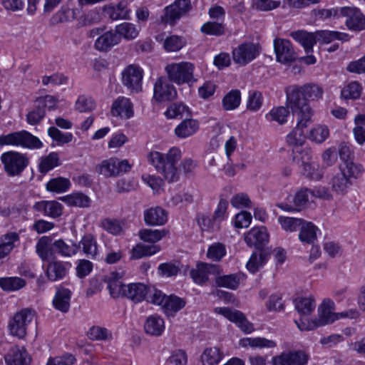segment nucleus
Returning a JSON list of instances; mask_svg holds the SVG:
<instances>
[{
    "label": "nucleus",
    "instance_id": "48",
    "mask_svg": "<svg viewBox=\"0 0 365 365\" xmlns=\"http://www.w3.org/2000/svg\"><path fill=\"white\" fill-rule=\"evenodd\" d=\"M71 186L69 179L62 177H58L51 179L46 184V189L51 192H64L67 191Z\"/></svg>",
    "mask_w": 365,
    "mask_h": 365
},
{
    "label": "nucleus",
    "instance_id": "38",
    "mask_svg": "<svg viewBox=\"0 0 365 365\" xmlns=\"http://www.w3.org/2000/svg\"><path fill=\"white\" fill-rule=\"evenodd\" d=\"M185 306V302L182 299L175 295H170L166 296L162 305V308L164 310V312L169 315L176 313L182 309Z\"/></svg>",
    "mask_w": 365,
    "mask_h": 365
},
{
    "label": "nucleus",
    "instance_id": "27",
    "mask_svg": "<svg viewBox=\"0 0 365 365\" xmlns=\"http://www.w3.org/2000/svg\"><path fill=\"white\" fill-rule=\"evenodd\" d=\"M329 185H331L332 191L338 195H345L348 189L352 185L351 180L344 173H336L331 179Z\"/></svg>",
    "mask_w": 365,
    "mask_h": 365
},
{
    "label": "nucleus",
    "instance_id": "58",
    "mask_svg": "<svg viewBox=\"0 0 365 365\" xmlns=\"http://www.w3.org/2000/svg\"><path fill=\"white\" fill-rule=\"evenodd\" d=\"M200 31L207 35L222 36L225 34V25L215 21H208L202 26Z\"/></svg>",
    "mask_w": 365,
    "mask_h": 365
},
{
    "label": "nucleus",
    "instance_id": "4",
    "mask_svg": "<svg viewBox=\"0 0 365 365\" xmlns=\"http://www.w3.org/2000/svg\"><path fill=\"white\" fill-rule=\"evenodd\" d=\"M333 302L329 299L323 301L322 304L319 308V319L316 321H307L301 319L299 322L295 321L298 328L302 331L312 330L317 327L331 324L339 319L338 313H334L331 310Z\"/></svg>",
    "mask_w": 365,
    "mask_h": 365
},
{
    "label": "nucleus",
    "instance_id": "30",
    "mask_svg": "<svg viewBox=\"0 0 365 365\" xmlns=\"http://www.w3.org/2000/svg\"><path fill=\"white\" fill-rule=\"evenodd\" d=\"M290 36L302 44L307 53L312 51V48L317 43L315 33H308L304 31H297L292 32Z\"/></svg>",
    "mask_w": 365,
    "mask_h": 365
},
{
    "label": "nucleus",
    "instance_id": "62",
    "mask_svg": "<svg viewBox=\"0 0 365 365\" xmlns=\"http://www.w3.org/2000/svg\"><path fill=\"white\" fill-rule=\"evenodd\" d=\"M48 134L58 145L68 143L73 139L72 133H63L56 127L49 128L48 130Z\"/></svg>",
    "mask_w": 365,
    "mask_h": 365
},
{
    "label": "nucleus",
    "instance_id": "20",
    "mask_svg": "<svg viewBox=\"0 0 365 365\" xmlns=\"http://www.w3.org/2000/svg\"><path fill=\"white\" fill-rule=\"evenodd\" d=\"M71 266L69 262L53 260L47 265L46 276L53 282L61 280L66 276Z\"/></svg>",
    "mask_w": 365,
    "mask_h": 365
},
{
    "label": "nucleus",
    "instance_id": "13",
    "mask_svg": "<svg viewBox=\"0 0 365 365\" xmlns=\"http://www.w3.org/2000/svg\"><path fill=\"white\" fill-rule=\"evenodd\" d=\"M340 15L346 16V25L349 30L361 31L365 30V16L356 7H341Z\"/></svg>",
    "mask_w": 365,
    "mask_h": 365
},
{
    "label": "nucleus",
    "instance_id": "21",
    "mask_svg": "<svg viewBox=\"0 0 365 365\" xmlns=\"http://www.w3.org/2000/svg\"><path fill=\"white\" fill-rule=\"evenodd\" d=\"M308 192H309V190L302 189L299 190L294 197L290 196L287 198V200L293 202V205H289L287 202H282L277 206L284 211H299L308 202Z\"/></svg>",
    "mask_w": 365,
    "mask_h": 365
},
{
    "label": "nucleus",
    "instance_id": "1",
    "mask_svg": "<svg viewBox=\"0 0 365 365\" xmlns=\"http://www.w3.org/2000/svg\"><path fill=\"white\" fill-rule=\"evenodd\" d=\"M287 106L294 115L299 119V125H306L312 121L314 110L309 101H318L322 98L323 88L315 83H306L303 86L292 85L286 88Z\"/></svg>",
    "mask_w": 365,
    "mask_h": 365
},
{
    "label": "nucleus",
    "instance_id": "34",
    "mask_svg": "<svg viewBox=\"0 0 365 365\" xmlns=\"http://www.w3.org/2000/svg\"><path fill=\"white\" fill-rule=\"evenodd\" d=\"M299 230V239L302 242L310 245L317 240L318 228L312 222L304 220Z\"/></svg>",
    "mask_w": 365,
    "mask_h": 365
},
{
    "label": "nucleus",
    "instance_id": "56",
    "mask_svg": "<svg viewBox=\"0 0 365 365\" xmlns=\"http://www.w3.org/2000/svg\"><path fill=\"white\" fill-rule=\"evenodd\" d=\"M278 222L284 230L295 232L300 228L304 220L301 218L280 216L278 217Z\"/></svg>",
    "mask_w": 365,
    "mask_h": 365
},
{
    "label": "nucleus",
    "instance_id": "19",
    "mask_svg": "<svg viewBox=\"0 0 365 365\" xmlns=\"http://www.w3.org/2000/svg\"><path fill=\"white\" fill-rule=\"evenodd\" d=\"M110 113L113 116L128 119L133 115V105L129 98L120 96L113 101Z\"/></svg>",
    "mask_w": 365,
    "mask_h": 365
},
{
    "label": "nucleus",
    "instance_id": "52",
    "mask_svg": "<svg viewBox=\"0 0 365 365\" xmlns=\"http://www.w3.org/2000/svg\"><path fill=\"white\" fill-rule=\"evenodd\" d=\"M185 44L186 41L182 36L172 35L165 39L163 46L168 52H175L180 51Z\"/></svg>",
    "mask_w": 365,
    "mask_h": 365
},
{
    "label": "nucleus",
    "instance_id": "50",
    "mask_svg": "<svg viewBox=\"0 0 365 365\" xmlns=\"http://www.w3.org/2000/svg\"><path fill=\"white\" fill-rule=\"evenodd\" d=\"M159 250L160 247L157 245H145L143 244H138L132 249L131 257L133 259H140L154 255Z\"/></svg>",
    "mask_w": 365,
    "mask_h": 365
},
{
    "label": "nucleus",
    "instance_id": "47",
    "mask_svg": "<svg viewBox=\"0 0 365 365\" xmlns=\"http://www.w3.org/2000/svg\"><path fill=\"white\" fill-rule=\"evenodd\" d=\"M115 33L127 40H133L138 36L139 30L136 28L135 25L124 22L116 26Z\"/></svg>",
    "mask_w": 365,
    "mask_h": 365
},
{
    "label": "nucleus",
    "instance_id": "12",
    "mask_svg": "<svg viewBox=\"0 0 365 365\" xmlns=\"http://www.w3.org/2000/svg\"><path fill=\"white\" fill-rule=\"evenodd\" d=\"M215 312L235 323L245 333H251L254 330L252 324L249 322L245 314L239 310L229 307H217L215 309Z\"/></svg>",
    "mask_w": 365,
    "mask_h": 365
},
{
    "label": "nucleus",
    "instance_id": "43",
    "mask_svg": "<svg viewBox=\"0 0 365 365\" xmlns=\"http://www.w3.org/2000/svg\"><path fill=\"white\" fill-rule=\"evenodd\" d=\"M168 231L163 230L143 229L139 231L138 235L141 240L150 243H155L163 239Z\"/></svg>",
    "mask_w": 365,
    "mask_h": 365
},
{
    "label": "nucleus",
    "instance_id": "51",
    "mask_svg": "<svg viewBox=\"0 0 365 365\" xmlns=\"http://www.w3.org/2000/svg\"><path fill=\"white\" fill-rule=\"evenodd\" d=\"M240 345L242 346H252V347H259V348H273L276 346L275 341L272 340H269L265 338H244L240 340Z\"/></svg>",
    "mask_w": 365,
    "mask_h": 365
},
{
    "label": "nucleus",
    "instance_id": "40",
    "mask_svg": "<svg viewBox=\"0 0 365 365\" xmlns=\"http://www.w3.org/2000/svg\"><path fill=\"white\" fill-rule=\"evenodd\" d=\"M59 165L58 154L55 152L49 153L46 156L41 157L39 160L38 170L45 175L48 171Z\"/></svg>",
    "mask_w": 365,
    "mask_h": 365
},
{
    "label": "nucleus",
    "instance_id": "9",
    "mask_svg": "<svg viewBox=\"0 0 365 365\" xmlns=\"http://www.w3.org/2000/svg\"><path fill=\"white\" fill-rule=\"evenodd\" d=\"M130 168L131 165L129 164L127 160H120L115 158L103 160L101 164L96 168L98 172L106 177L119 175L128 172Z\"/></svg>",
    "mask_w": 365,
    "mask_h": 365
},
{
    "label": "nucleus",
    "instance_id": "26",
    "mask_svg": "<svg viewBox=\"0 0 365 365\" xmlns=\"http://www.w3.org/2000/svg\"><path fill=\"white\" fill-rule=\"evenodd\" d=\"M71 292L66 288L58 287L53 300L54 307L61 312H67L70 309Z\"/></svg>",
    "mask_w": 365,
    "mask_h": 365
},
{
    "label": "nucleus",
    "instance_id": "54",
    "mask_svg": "<svg viewBox=\"0 0 365 365\" xmlns=\"http://www.w3.org/2000/svg\"><path fill=\"white\" fill-rule=\"evenodd\" d=\"M339 170L344 173L346 177H349L351 180V178H359L361 175L364 169L361 165L356 164L353 160H351L344 163L343 165H340Z\"/></svg>",
    "mask_w": 365,
    "mask_h": 365
},
{
    "label": "nucleus",
    "instance_id": "14",
    "mask_svg": "<svg viewBox=\"0 0 365 365\" xmlns=\"http://www.w3.org/2000/svg\"><path fill=\"white\" fill-rule=\"evenodd\" d=\"M124 275V271H114L103 277V281L107 284V289L113 298L123 297L127 285L122 282Z\"/></svg>",
    "mask_w": 365,
    "mask_h": 365
},
{
    "label": "nucleus",
    "instance_id": "63",
    "mask_svg": "<svg viewBox=\"0 0 365 365\" xmlns=\"http://www.w3.org/2000/svg\"><path fill=\"white\" fill-rule=\"evenodd\" d=\"M263 98L261 92L258 91H250L247 101V108L251 111H257L262 106Z\"/></svg>",
    "mask_w": 365,
    "mask_h": 365
},
{
    "label": "nucleus",
    "instance_id": "24",
    "mask_svg": "<svg viewBox=\"0 0 365 365\" xmlns=\"http://www.w3.org/2000/svg\"><path fill=\"white\" fill-rule=\"evenodd\" d=\"M148 286L143 283H130L125 286L123 297H125L134 303L145 300Z\"/></svg>",
    "mask_w": 365,
    "mask_h": 365
},
{
    "label": "nucleus",
    "instance_id": "33",
    "mask_svg": "<svg viewBox=\"0 0 365 365\" xmlns=\"http://www.w3.org/2000/svg\"><path fill=\"white\" fill-rule=\"evenodd\" d=\"M79 248L81 247L83 253L89 258L93 259L98 255V245L95 237L91 234L85 235L80 241Z\"/></svg>",
    "mask_w": 365,
    "mask_h": 365
},
{
    "label": "nucleus",
    "instance_id": "18",
    "mask_svg": "<svg viewBox=\"0 0 365 365\" xmlns=\"http://www.w3.org/2000/svg\"><path fill=\"white\" fill-rule=\"evenodd\" d=\"M269 235L264 227H254L245 236V241L250 247H255L257 250H264V245L268 242Z\"/></svg>",
    "mask_w": 365,
    "mask_h": 365
},
{
    "label": "nucleus",
    "instance_id": "64",
    "mask_svg": "<svg viewBox=\"0 0 365 365\" xmlns=\"http://www.w3.org/2000/svg\"><path fill=\"white\" fill-rule=\"evenodd\" d=\"M290 365H306L309 356L302 350L289 351Z\"/></svg>",
    "mask_w": 365,
    "mask_h": 365
},
{
    "label": "nucleus",
    "instance_id": "25",
    "mask_svg": "<svg viewBox=\"0 0 365 365\" xmlns=\"http://www.w3.org/2000/svg\"><path fill=\"white\" fill-rule=\"evenodd\" d=\"M20 240L19 233L9 232L0 236V259L8 256Z\"/></svg>",
    "mask_w": 365,
    "mask_h": 365
},
{
    "label": "nucleus",
    "instance_id": "42",
    "mask_svg": "<svg viewBox=\"0 0 365 365\" xmlns=\"http://www.w3.org/2000/svg\"><path fill=\"white\" fill-rule=\"evenodd\" d=\"M26 281L18 277L0 278V287L6 292L17 291L26 286Z\"/></svg>",
    "mask_w": 365,
    "mask_h": 365
},
{
    "label": "nucleus",
    "instance_id": "37",
    "mask_svg": "<svg viewBox=\"0 0 365 365\" xmlns=\"http://www.w3.org/2000/svg\"><path fill=\"white\" fill-rule=\"evenodd\" d=\"M199 128L198 122L194 119H185L178 125L175 133L180 138H187L193 135Z\"/></svg>",
    "mask_w": 365,
    "mask_h": 365
},
{
    "label": "nucleus",
    "instance_id": "23",
    "mask_svg": "<svg viewBox=\"0 0 365 365\" xmlns=\"http://www.w3.org/2000/svg\"><path fill=\"white\" fill-rule=\"evenodd\" d=\"M144 221L150 226L163 225L168 221L167 212L160 207H150L144 211Z\"/></svg>",
    "mask_w": 365,
    "mask_h": 365
},
{
    "label": "nucleus",
    "instance_id": "36",
    "mask_svg": "<svg viewBox=\"0 0 365 365\" xmlns=\"http://www.w3.org/2000/svg\"><path fill=\"white\" fill-rule=\"evenodd\" d=\"M52 246L58 254L65 257L75 255L79 250V245L78 244H68L61 239L53 242Z\"/></svg>",
    "mask_w": 365,
    "mask_h": 365
},
{
    "label": "nucleus",
    "instance_id": "28",
    "mask_svg": "<svg viewBox=\"0 0 365 365\" xmlns=\"http://www.w3.org/2000/svg\"><path fill=\"white\" fill-rule=\"evenodd\" d=\"M120 41L116 33L107 31L99 36L95 42V48L101 51H107Z\"/></svg>",
    "mask_w": 365,
    "mask_h": 365
},
{
    "label": "nucleus",
    "instance_id": "8",
    "mask_svg": "<svg viewBox=\"0 0 365 365\" xmlns=\"http://www.w3.org/2000/svg\"><path fill=\"white\" fill-rule=\"evenodd\" d=\"M191 9L190 0H175L164 9V15L161 17V21L173 25L181 17L185 16Z\"/></svg>",
    "mask_w": 365,
    "mask_h": 365
},
{
    "label": "nucleus",
    "instance_id": "17",
    "mask_svg": "<svg viewBox=\"0 0 365 365\" xmlns=\"http://www.w3.org/2000/svg\"><path fill=\"white\" fill-rule=\"evenodd\" d=\"M218 266L204 262L197 263L195 269H192L190 274L192 280L199 284H202L208 280L209 274H219Z\"/></svg>",
    "mask_w": 365,
    "mask_h": 365
},
{
    "label": "nucleus",
    "instance_id": "39",
    "mask_svg": "<svg viewBox=\"0 0 365 365\" xmlns=\"http://www.w3.org/2000/svg\"><path fill=\"white\" fill-rule=\"evenodd\" d=\"M317 41L329 43L334 40H340L341 41H347L349 36L346 33L331 31H318L315 32Z\"/></svg>",
    "mask_w": 365,
    "mask_h": 365
},
{
    "label": "nucleus",
    "instance_id": "15",
    "mask_svg": "<svg viewBox=\"0 0 365 365\" xmlns=\"http://www.w3.org/2000/svg\"><path fill=\"white\" fill-rule=\"evenodd\" d=\"M177 96V91L169 81L164 76L158 78L154 86V98L159 101H169Z\"/></svg>",
    "mask_w": 365,
    "mask_h": 365
},
{
    "label": "nucleus",
    "instance_id": "11",
    "mask_svg": "<svg viewBox=\"0 0 365 365\" xmlns=\"http://www.w3.org/2000/svg\"><path fill=\"white\" fill-rule=\"evenodd\" d=\"M274 49L277 61L281 63H290L297 58V53L289 40L280 38H275L274 40Z\"/></svg>",
    "mask_w": 365,
    "mask_h": 365
},
{
    "label": "nucleus",
    "instance_id": "5",
    "mask_svg": "<svg viewBox=\"0 0 365 365\" xmlns=\"http://www.w3.org/2000/svg\"><path fill=\"white\" fill-rule=\"evenodd\" d=\"M194 69L195 66L187 61L169 63L165 68L168 79L178 85L195 82Z\"/></svg>",
    "mask_w": 365,
    "mask_h": 365
},
{
    "label": "nucleus",
    "instance_id": "10",
    "mask_svg": "<svg viewBox=\"0 0 365 365\" xmlns=\"http://www.w3.org/2000/svg\"><path fill=\"white\" fill-rule=\"evenodd\" d=\"M143 71L136 65H129L122 72L123 84L131 92L138 93L142 90Z\"/></svg>",
    "mask_w": 365,
    "mask_h": 365
},
{
    "label": "nucleus",
    "instance_id": "45",
    "mask_svg": "<svg viewBox=\"0 0 365 365\" xmlns=\"http://www.w3.org/2000/svg\"><path fill=\"white\" fill-rule=\"evenodd\" d=\"M79 14L80 12L78 9H70L66 6H62L53 16V19L57 24L71 21L76 19Z\"/></svg>",
    "mask_w": 365,
    "mask_h": 365
},
{
    "label": "nucleus",
    "instance_id": "22",
    "mask_svg": "<svg viewBox=\"0 0 365 365\" xmlns=\"http://www.w3.org/2000/svg\"><path fill=\"white\" fill-rule=\"evenodd\" d=\"M7 365H29L30 358L24 348L14 346L4 356Z\"/></svg>",
    "mask_w": 365,
    "mask_h": 365
},
{
    "label": "nucleus",
    "instance_id": "7",
    "mask_svg": "<svg viewBox=\"0 0 365 365\" xmlns=\"http://www.w3.org/2000/svg\"><path fill=\"white\" fill-rule=\"evenodd\" d=\"M1 160L6 173L10 177L20 176L29 164V158L16 151L4 153Z\"/></svg>",
    "mask_w": 365,
    "mask_h": 365
},
{
    "label": "nucleus",
    "instance_id": "55",
    "mask_svg": "<svg viewBox=\"0 0 365 365\" xmlns=\"http://www.w3.org/2000/svg\"><path fill=\"white\" fill-rule=\"evenodd\" d=\"M361 91V86L356 81H352L342 88L341 96L344 99H357L360 97Z\"/></svg>",
    "mask_w": 365,
    "mask_h": 365
},
{
    "label": "nucleus",
    "instance_id": "41",
    "mask_svg": "<svg viewBox=\"0 0 365 365\" xmlns=\"http://www.w3.org/2000/svg\"><path fill=\"white\" fill-rule=\"evenodd\" d=\"M297 127L287 136V143L289 145L293 146L294 148H296L297 147H302L305 141V137L302 129L306 128L308 124V123H307L306 125H299V119L297 118Z\"/></svg>",
    "mask_w": 365,
    "mask_h": 365
},
{
    "label": "nucleus",
    "instance_id": "57",
    "mask_svg": "<svg viewBox=\"0 0 365 365\" xmlns=\"http://www.w3.org/2000/svg\"><path fill=\"white\" fill-rule=\"evenodd\" d=\"M217 286L235 289L238 287L240 279L236 274L218 276L215 279Z\"/></svg>",
    "mask_w": 365,
    "mask_h": 365
},
{
    "label": "nucleus",
    "instance_id": "49",
    "mask_svg": "<svg viewBox=\"0 0 365 365\" xmlns=\"http://www.w3.org/2000/svg\"><path fill=\"white\" fill-rule=\"evenodd\" d=\"M51 238L48 236L41 237L36 243V252L43 261L48 260L51 255Z\"/></svg>",
    "mask_w": 365,
    "mask_h": 365
},
{
    "label": "nucleus",
    "instance_id": "60",
    "mask_svg": "<svg viewBox=\"0 0 365 365\" xmlns=\"http://www.w3.org/2000/svg\"><path fill=\"white\" fill-rule=\"evenodd\" d=\"M65 201L71 206L87 207L90 205L91 200L83 193H73L66 196Z\"/></svg>",
    "mask_w": 365,
    "mask_h": 365
},
{
    "label": "nucleus",
    "instance_id": "32",
    "mask_svg": "<svg viewBox=\"0 0 365 365\" xmlns=\"http://www.w3.org/2000/svg\"><path fill=\"white\" fill-rule=\"evenodd\" d=\"M269 256L267 250L254 252L247 263V269L252 273L257 272L267 262Z\"/></svg>",
    "mask_w": 365,
    "mask_h": 365
},
{
    "label": "nucleus",
    "instance_id": "61",
    "mask_svg": "<svg viewBox=\"0 0 365 365\" xmlns=\"http://www.w3.org/2000/svg\"><path fill=\"white\" fill-rule=\"evenodd\" d=\"M75 107L81 113L90 112L95 109L96 102L91 97L82 95L76 100Z\"/></svg>",
    "mask_w": 365,
    "mask_h": 365
},
{
    "label": "nucleus",
    "instance_id": "46",
    "mask_svg": "<svg viewBox=\"0 0 365 365\" xmlns=\"http://www.w3.org/2000/svg\"><path fill=\"white\" fill-rule=\"evenodd\" d=\"M106 12L112 20L127 19L129 18V11L126 8V3L119 2L115 6H108Z\"/></svg>",
    "mask_w": 365,
    "mask_h": 365
},
{
    "label": "nucleus",
    "instance_id": "3",
    "mask_svg": "<svg viewBox=\"0 0 365 365\" xmlns=\"http://www.w3.org/2000/svg\"><path fill=\"white\" fill-rule=\"evenodd\" d=\"M34 317L35 311L30 308H24L16 312L8 324L9 334L18 339H24Z\"/></svg>",
    "mask_w": 365,
    "mask_h": 365
},
{
    "label": "nucleus",
    "instance_id": "31",
    "mask_svg": "<svg viewBox=\"0 0 365 365\" xmlns=\"http://www.w3.org/2000/svg\"><path fill=\"white\" fill-rule=\"evenodd\" d=\"M224 356L223 352L217 346L206 348L201 356L202 365H218Z\"/></svg>",
    "mask_w": 365,
    "mask_h": 365
},
{
    "label": "nucleus",
    "instance_id": "59",
    "mask_svg": "<svg viewBox=\"0 0 365 365\" xmlns=\"http://www.w3.org/2000/svg\"><path fill=\"white\" fill-rule=\"evenodd\" d=\"M197 222L203 231H213L220 228V222L213 216L198 215Z\"/></svg>",
    "mask_w": 365,
    "mask_h": 365
},
{
    "label": "nucleus",
    "instance_id": "16",
    "mask_svg": "<svg viewBox=\"0 0 365 365\" xmlns=\"http://www.w3.org/2000/svg\"><path fill=\"white\" fill-rule=\"evenodd\" d=\"M259 54L257 46L252 43H245L240 45L233 50V60L235 63L245 65L255 59Z\"/></svg>",
    "mask_w": 365,
    "mask_h": 365
},
{
    "label": "nucleus",
    "instance_id": "2",
    "mask_svg": "<svg viewBox=\"0 0 365 365\" xmlns=\"http://www.w3.org/2000/svg\"><path fill=\"white\" fill-rule=\"evenodd\" d=\"M180 158L181 151L175 147L170 148L166 155L158 151H152L148 155L149 163L169 182L177 181L179 179L176 165Z\"/></svg>",
    "mask_w": 365,
    "mask_h": 365
},
{
    "label": "nucleus",
    "instance_id": "6",
    "mask_svg": "<svg viewBox=\"0 0 365 365\" xmlns=\"http://www.w3.org/2000/svg\"><path fill=\"white\" fill-rule=\"evenodd\" d=\"M21 146L29 149H39L43 147L38 138L26 130L14 132L8 135H0V146Z\"/></svg>",
    "mask_w": 365,
    "mask_h": 365
},
{
    "label": "nucleus",
    "instance_id": "35",
    "mask_svg": "<svg viewBox=\"0 0 365 365\" xmlns=\"http://www.w3.org/2000/svg\"><path fill=\"white\" fill-rule=\"evenodd\" d=\"M294 306L297 312L302 317H305L311 314L314 310L316 302L312 296L309 297H299L295 299Z\"/></svg>",
    "mask_w": 365,
    "mask_h": 365
},
{
    "label": "nucleus",
    "instance_id": "53",
    "mask_svg": "<svg viewBox=\"0 0 365 365\" xmlns=\"http://www.w3.org/2000/svg\"><path fill=\"white\" fill-rule=\"evenodd\" d=\"M240 91L232 90L222 99L223 108L227 110H234L240 106Z\"/></svg>",
    "mask_w": 365,
    "mask_h": 365
},
{
    "label": "nucleus",
    "instance_id": "44",
    "mask_svg": "<svg viewBox=\"0 0 365 365\" xmlns=\"http://www.w3.org/2000/svg\"><path fill=\"white\" fill-rule=\"evenodd\" d=\"M292 153V162L299 167L312 161V150L308 147H297Z\"/></svg>",
    "mask_w": 365,
    "mask_h": 365
},
{
    "label": "nucleus",
    "instance_id": "29",
    "mask_svg": "<svg viewBox=\"0 0 365 365\" xmlns=\"http://www.w3.org/2000/svg\"><path fill=\"white\" fill-rule=\"evenodd\" d=\"M144 329L145 332L150 335L160 336L165 329L164 320L157 314L151 315L147 318Z\"/></svg>",
    "mask_w": 365,
    "mask_h": 365
}]
</instances>
